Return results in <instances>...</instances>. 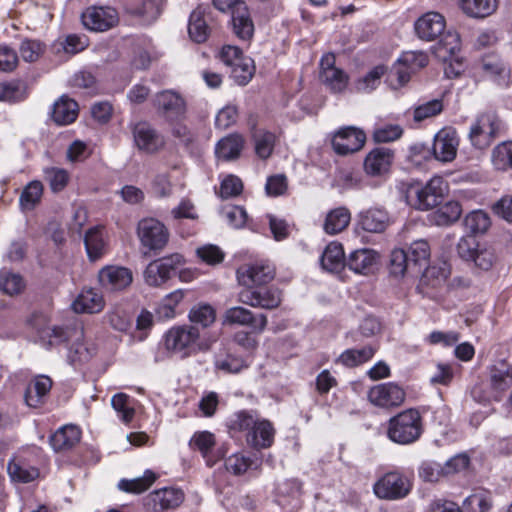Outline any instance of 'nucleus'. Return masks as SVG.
<instances>
[{"label":"nucleus","mask_w":512,"mask_h":512,"mask_svg":"<svg viewBox=\"0 0 512 512\" xmlns=\"http://www.w3.org/2000/svg\"><path fill=\"white\" fill-rule=\"evenodd\" d=\"M50 345L68 344V360L71 364H81L89 361L96 353L92 344L84 342V330L80 324L65 327H53L49 334Z\"/></svg>","instance_id":"f257e3e1"},{"label":"nucleus","mask_w":512,"mask_h":512,"mask_svg":"<svg viewBox=\"0 0 512 512\" xmlns=\"http://www.w3.org/2000/svg\"><path fill=\"white\" fill-rule=\"evenodd\" d=\"M422 432V417L414 408L399 412L387 422V437L396 444H412L420 438Z\"/></svg>","instance_id":"f03ea898"},{"label":"nucleus","mask_w":512,"mask_h":512,"mask_svg":"<svg viewBox=\"0 0 512 512\" xmlns=\"http://www.w3.org/2000/svg\"><path fill=\"white\" fill-rule=\"evenodd\" d=\"M165 349L182 359L188 358L199 350H204L200 344L199 327L192 324L175 325L168 329L163 337Z\"/></svg>","instance_id":"7ed1b4c3"},{"label":"nucleus","mask_w":512,"mask_h":512,"mask_svg":"<svg viewBox=\"0 0 512 512\" xmlns=\"http://www.w3.org/2000/svg\"><path fill=\"white\" fill-rule=\"evenodd\" d=\"M447 189L445 180L434 176L425 185L417 182L407 184L405 200L418 210L433 209L442 202Z\"/></svg>","instance_id":"20e7f679"},{"label":"nucleus","mask_w":512,"mask_h":512,"mask_svg":"<svg viewBox=\"0 0 512 512\" xmlns=\"http://www.w3.org/2000/svg\"><path fill=\"white\" fill-rule=\"evenodd\" d=\"M137 236L144 256H157L170 239L168 228L156 218H144L138 222Z\"/></svg>","instance_id":"39448f33"},{"label":"nucleus","mask_w":512,"mask_h":512,"mask_svg":"<svg viewBox=\"0 0 512 512\" xmlns=\"http://www.w3.org/2000/svg\"><path fill=\"white\" fill-rule=\"evenodd\" d=\"M457 254L464 261H471L483 271L490 270L498 257L494 248L479 244L473 237H462L457 244Z\"/></svg>","instance_id":"423d86ee"},{"label":"nucleus","mask_w":512,"mask_h":512,"mask_svg":"<svg viewBox=\"0 0 512 512\" xmlns=\"http://www.w3.org/2000/svg\"><path fill=\"white\" fill-rule=\"evenodd\" d=\"M214 7L221 12H230L234 33L243 40H248L254 32L248 8L243 0H213Z\"/></svg>","instance_id":"0eeeda50"},{"label":"nucleus","mask_w":512,"mask_h":512,"mask_svg":"<svg viewBox=\"0 0 512 512\" xmlns=\"http://www.w3.org/2000/svg\"><path fill=\"white\" fill-rule=\"evenodd\" d=\"M129 129L134 146L142 153L153 155L165 146L164 136L148 121L131 122Z\"/></svg>","instance_id":"6e6552de"},{"label":"nucleus","mask_w":512,"mask_h":512,"mask_svg":"<svg viewBox=\"0 0 512 512\" xmlns=\"http://www.w3.org/2000/svg\"><path fill=\"white\" fill-rule=\"evenodd\" d=\"M501 121L493 111L482 113L478 116L469 131L471 144L477 149H485L499 135Z\"/></svg>","instance_id":"1a4fd4ad"},{"label":"nucleus","mask_w":512,"mask_h":512,"mask_svg":"<svg viewBox=\"0 0 512 512\" xmlns=\"http://www.w3.org/2000/svg\"><path fill=\"white\" fill-rule=\"evenodd\" d=\"M152 103L158 116L167 122L181 121L186 116V101L182 95L174 90L158 92L154 96Z\"/></svg>","instance_id":"9d476101"},{"label":"nucleus","mask_w":512,"mask_h":512,"mask_svg":"<svg viewBox=\"0 0 512 512\" xmlns=\"http://www.w3.org/2000/svg\"><path fill=\"white\" fill-rule=\"evenodd\" d=\"M333 53H326L320 59L319 79L334 94L343 93L349 84V75L336 65Z\"/></svg>","instance_id":"9b49d317"},{"label":"nucleus","mask_w":512,"mask_h":512,"mask_svg":"<svg viewBox=\"0 0 512 512\" xmlns=\"http://www.w3.org/2000/svg\"><path fill=\"white\" fill-rule=\"evenodd\" d=\"M183 261L181 254L173 253L150 262L144 271L145 282L149 286H161L171 278Z\"/></svg>","instance_id":"f8f14e48"},{"label":"nucleus","mask_w":512,"mask_h":512,"mask_svg":"<svg viewBox=\"0 0 512 512\" xmlns=\"http://www.w3.org/2000/svg\"><path fill=\"white\" fill-rule=\"evenodd\" d=\"M410 490V481L396 471L386 473L373 486L374 494L378 498L386 500L405 498Z\"/></svg>","instance_id":"ddd939ff"},{"label":"nucleus","mask_w":512,"mask_h":512,"mask_svg":"<svg viewBox=\"0 0 512 512\" xmlns=\"http://www.w3.org/2000/svg\"><path fill=\"white\" fill-rule=\"evenodd\" d=\"M236 275L239 284L245 289L255 288L271 282L275 277V268L264 261L247 263L237 269Z\"/></svg>","instance_id":"4468645a"},{"label":"nucleus","mask_w":512,"mask_h":512,"mask_svg":"<svg viewBox=\"0 0 512 512\" xmlns=\"http://www.w3.org/2000/svg\"><path fill=\"white\" fill-rule=\"evenodd\" d=\"M367 397L369 402L376 407L394 409L404 403L406 392L397 383L387 382L372 386Z\"/></svg>","instance_id":"2eb2a0df"},{"label":"nucleus","mask_w":512,"mask_h":512,"mask_svg":"<svg viewBox=\"0 0 512 512\" xmlns=\"http://www.w3.org/2000/svg\"><path fill=\"white\" fill-rule=\"evenodd\" d=\"M238 300L254 308L272 310L281 304L282 297L281 291L276 287H255L241 290Z\"/></svg>","instance_id":"dca6fc26"},{"label":"nucleus","mask_w":512,"mask_h":512,"mask_svg":"<svg viewBox=\"0 0 512 512\" xmlns=\"http://www.w3.org/2000/svg\"><path fill=\"white\" fill-rule=\"evenodd\" d=\"M189 446L192 450L200 452L209 467L224 458L227 452L223 446L216 448L215 435L209 431L195 432L189 441Z\"/></svg>","instance_id":"f3484780"},{"label":"nucleus","mask_w":512,"mask_h":512,"mask_svg":"<svg viewBox=\"0 0 512 512\" xmlns=\"http://www.w3.org/2000/svg\"><path fill=\"white\" fill-rule=\"evenodd\" d=\"M428 62L425 52L407 51L399 58L391 76L396 77L399 87L403 86L410 80L411 74L427 66Z\"/></svg>","instance_id":"a211bd4d"},{"label":"nucleus","mask_w":512,"mask_h":512,"mask_svg":"<svg viewBox=\"0 0 512 512\" xmlns=\"http://www.w3.org/2000/svg\"><path fill=\"white\" fill-rule=\"evenodd\" d=\"M366 135L363 130L347 126L340 128L333 136L332 146L339 155H347L359 151L365 144Z\"/></svg>","instance_id":"6ab92c4d"},{"label":"nucleus","mask_w":512,"mask_h":512,"mask_svg":"<svg viewBox=\"0 0 512 512\" xmlns=\"http://www.w3.org/2000/svg\"><path fill=\"white\" fill-rule=\"evenodd\" d=\"M83 25L96 32L106 31L118 22V14L111 7H88L81 15Z\"/></svg>","instance_id":"aec40b11"},{"label":"nucleus","mask_w":512,"mask_h":512,"mask_svg":"<svg viewBox=\"0 0 512 512\" xmlns=\"http://www.w3.org/2000/svg\"><path fill=\"white\" fill-rule=\"evenodd\" d=\"M267 323L268 320L265 314L254 315L252 311L242 306L227 309L223 316V324L249 326L258 333L266 329Z\"/></svg>","instance_id":"412c9836"},{"label":"nucleus","mask_w":512,"mask_h":512,"mask_svg":"<svg viewBox=\"0 0 512 512\" xmlns=\"http://www.w3.org/2000/svg\"><path fill=\"white\" fill-rule=\"evenodd\" d=\"M184 501V493L176 488H162L145 498V506L153 512L175 509Z\"/></svg>","instance_id":"4be33fe9"},{"label":"nucleus","mask_w":512,"mask_h":512,"mask_svg":"<svg viewBox=\"0 0 512 512\" xmlns=\"http://www.w3.org/2000/svg\"><path fill=\"white\" fill-rule=\"evenodd\" d=\"M459 145L457 132L453 129H442L434 138L432 153L440 162L447 163L455 159Z\"/></svg>","instance_id":"5701e85b"},{"label":"nucleus","mask_w":512,"mask_h":512,"mask_svg":"<svg viewBox=\"0 0 512 512\" xmlns=\"http://www.w3.org/2000/svg\"><path fill=\"white\" fill-rule=\"evenodd\" d=\"M446 28V20L438 12H427L419 17L414 30L416 35L424 41H434L443 34Z\"/></svg>","instance_id":"b1692460"},{"label":"nucleus","mask_w":512,"mask_h":512,"mask_svg":"<svg viewBox=\"0 0 512 512\" xmlns=\"http://www.w3.org/2000/svg\"><path fill=\"white\" fill-rule=\"evenodd\" d=\"M101 287L109 292L121 291L132 282V273L128 268L120 266H106L98 273Z\"/></svg>","instance_id":"393cba45"},{"label":"nucleus","mask_w":512,"mask_h":512,"mask_svg":"<svg viewBox=\"0 0 512 512\" xmlns=\"http://www.w3.org/2000/svg\"><path fill=\"white\" fill-rule=\"evenodd\" d=\"M394 152L386 147H377L368 153L364 161L367 174L376 176L387 172L392 164Z\"/></svg>","instance_id":"a878e982"},{"label":"nucleus","mask_w":512,"mask_h":512,"mask_svg":"<svg viewBox=\"0 0 512 512\" xmlns=\"http://www.w3.org/2000/svg\"><path fill=\"white\" fill-rule=\"evenodd\" d=\"M274 434L275 430L271 422L266 419H260L258 416L255 427L251 429L250 433L246 434V441L256 449L268 448L273 443Z\"/></svg>","instance_id":"bb28decb"},{"label":"nucleus","mask_w":512,"mask_h":512,"mask_svg":"<svg viewBox=\"0 0 512 512\" xmlns=\"http://www.w3.org/2000/svg\"><path fill=\"white\" fill-rule=\"evenodd\" d=\"M52 380L46 375L36 376L28 385L24 398L28 406L36 408L43 404L52 388Z\"/></svg>","instance_id":"cd10ccee"},{"label":"nucleus","mask_w":512,"mask_h":512,"mask_svg":"<svg viewBox=\"0 0 512 512\" xmlns=\"http://www.w3.org/2000/svg\"><path fill=\"white\" fill-rule=\"evenodd\" d=\"M208 10V7L199 5L190 14L188 33L190 38L196 43L205 42L209 36L210 28L206 21Z\"/></svg>","instance_id":"c85d7f7f"},{"label":"nucleus","mask_w":512,"mask_h":512,"mask_svg":"<svg viewBox=\"0 0 512 512\" xmlns=\"http://www.w3.org/2000/svg\"><path fill=\"white\" fill-rule=\"evenodd\" d=\"M79 106L77 102L68 96H61L53 105L52 119L60 126L73 123L78 116Z\"/></svg>","instance_id":"c756f323"},{"label":"nucleus","mask_w":512,"mask_h":512,"mask_svg":"<svg viewBox=\"0 0 512 512\" xmlns=\"http://www.w3.org/2000/svg\"><path fill=\"white\" fill-rule=\"evenodd\" d=\"M105 305L103 296L94 289L83 290L72 303L76 313H99Z\"/></svg>","instance_id":"7c9ffc66"},{"label":"nucleus","mask_w":512,"mask_h":512,"mask_svg":"<svg viewBox=\"0 0 512 512\" xmlns=\"http://www.w3.org/2000/svg\"><path fill=\"white\" fill-rule=\"evenodd\" d=\"M80 437L81 432L77 426L65 425L51 435L50 444L56 452L67 451L80 441Z\"/></svg>","instance_id":"2f4dec72"},{"label":"nucleus","mask_w":512,"mask_h":512,"mask_svg":"<svg viewBox=\"0 0 512 512\" xmlns=\"http://www.w3.org/2000/svg\"><path fill=\"white\" fill-rule=\"evenodd\" d=\"M490 385L493 390L491 397L499 401L502 393L512 386V367L508 368L503 363L494 366L491 370Z\"/></svg>","instance_id":"473e14b6"},{"label":"nucleus","mask_w":512,"mask_h":512,"mask_svg":"<svg viewBox=\"0 0 512 512\" xmlns=\"http://www.w3.org/2000/svg\"><path fill=\"white\" fill-rule=\"evenodd\" d=\"M244 143L245 140L242 135L230 134L218 141L215 153L219 158L227 161L237 159L241 154Z\"/></svg>","instance_id":"72a5a7b5"},{"label":"nucleus","mask_w":512,"mask_h":512,"mask_svg":"<svg viewBox=\"0 0 512 512\" xmlns=\"http://www.w3.org/2000/svg\"><path fill=\"white\" fill-rule=\"evenodd\" d=\"M359 224L367 232L381 233L387 227L388 214L382 209H369L360 214Z\"/></svg>","instance_id":"f704fd0d"},{"label":"nucleus","mask_w":512,"mask_h":512,"mask_svg":"<svg viewBox=\"0 0 512 512\" xmlns=\"http://www.w3.org/2000/svg\"><path fill=\"white\" fill-rule=\"evenodd\" d=\"M376 262V253L370 249H360L352 252L346 266L358 274H367Z\"/></svg>","instance_id":"c9c22d12"},{"label":"nucleus","mask_w":512,"mask_h":512,"mask_svg":"<svg viewBox=\"0 0 512 512\" xmlns=\"http://www.w3.org/2000/svg\"><path fill=\"white\" fill-rule=\"evenodd\" d=\"M461 10L472 18H485L497 9V0H459Z\"/></svg>","instance_id":"e433bc0d"},{"label":"nucleus","mask_w":512,"mask_h":512,"mask_svg":"<svg viewBox=\"0 0 512 512\" xmlns=\"http://www.w3.org/2000/svg\"><path fill=\"white\" fill-rule=\"evenodd\" d=\"M350 220V211L346 207H338L327 214L323 229L327 234L335 235L342 232L349 225Z\"/></svg>","instance_id":"4c0bfd02"},{"label":"nucleus","mask_w":512,"mask_h":512,"mask_svg":"<svg viewBox=\"0 0 512 512\" xmlns=\"http://www.w3.org/2000/svg\"><path fill=\"white\" fill-rule=\"evenodd\" d=\"M8 474L13 481L29 483L39 476L37 468L27 464L22 458H13L7 466Z\"/></svg>","instance_id":"58836bf2"},{"label":"nucleus","mask_w":512,"mask_h":512,"mask_svg":"<svg viewBox=\"0 0 512 512\" xmlns=\"http://www.w3.org/2000/svg\"><path fill=\"white\" fill-rule=\"evenodd\" d=\"M321 265L329 272L339 271L346 265L342 245L335 242L330 243L322 254Z\"/></svg>","instance_id":"ea45409f"},{"label":"nucleus","mask_w":512,"mask_h":512,"mask_svg":"<svg viewBox=\"0 0 512 512\" xmlns=\"http://www.w3.org/2000/svg\"><path fill=\"white\" fill-rule=\"evenodd\" d=\"M188 319L192 325L205 329L215 322L216 311L211 305L200 303L190 309Z\"/></svg>","instance_id":"a19ab883"},{"label":"nucleus","mask_w":512,"mask_h":512,"mask_svg":"<svg viewBox=\"0 0 512 512\" xmlns=\"http://www.w3.org/2000/svg\"><path fill=\"white\" fill-rule=\"evenodd\" d=\"M164 0H142L131 8V13L146 24L154 22L162 12Z\"/></svg>","instance_id":"79ce46f5"},{"label":"nucleus","mask_w":512,"mask_h":512,"mask_svg":"<svg viewBox=\"0 0 512 512\" xmlns=\"http://www.w3.org/2000/svg\"><path fill=\"white\" fill-rule=\"evenodd\" d=\"M493 167L499 171L512 168V141H504L496 145L491 152Z\"/></svg>","instance_id":"37998d69"},{"label":"nucleus","mask_w":512,"mask_h":512,"mask_svg":"<svg viewBox=\"0 0 512 512\" xmlns=\"http://www.w3.org/2000/svg\"><path fill=\"white\" fill-rule=\"evenodd\" d=\"M157 476L151 470H146L141 477H137L131 480L122 479L118 483V487L120 490L140 494L150 488V486L155 482Z\"/></svg>","instance_id":"c03bdc74"},{"label":"nucleus","mask_w":512,"mask_h":512,"mask_svg":"<svg viewBox=\"0 0 512 512\" xmlns=\"http://www.w3.org/2000/svg\"><path fill=\"white\" fill-rule=\"evenodd\" d=\"M258 414L255 411L241 410L234 413L229 421L228 428L231 431L250 433L257 423Z\"/></svg>","instance_id":"a18cd8bd"},{"label":"nucleus","mask_w":512,"mask_h":512,"mask_svg":"<svg viewBox=\"0 0 512 512\" xmlns=\"http://www.w3.org/2000/svg\"><path fill=\"white\" fill-rule=\"evenodd\" d=\"M375 352L376 348L371 345L361 349H347L339 356V362L347 367H355L369 361Z\"/></svg>","instance_id":"49530a36"},{"label":"nucleus","mask_w":512,"mask_h":512,"mask_svg":"<svg viewBox=\"0 0 512 512\" xmlns=\"http://www.w3.org/2000/svg\"><path fill=\"white\" fill-rule=\"evenodd\" d=\"M462 214V207L457 201H448L434 212V221L439 226L456 222Z\"/></svg>","instance_id":"de8ad7c7"},{"label":"nucleus","mask_w":512,"mask_h":512,"mask_svg":"<svg viewBox=\"0 0 512 512\" xmlns=\"http://www.w3.org/2000/svg\"><path fill=\"white\" fill-rule=\"evenodd\" d=\"M87 254L91 260L100 258L105 250L102 230L97 227L90 228L84 238Z\"/></svg>","instance_id":"09e8293b"},{"label":"nucleus","mask_w":512,"mask_h":512,"mask_svg":"<svg viewBox=\"0 0 512 512\" xmlns=\"http://www.w3.org/2000/svg\"><path fill=\"white\" fill-rule=\"evenodd\" d=\"M491 494L486 490H476L465 498L463 509L466 512H488L492 507Z\"/></svg>","instance_id":"8fccbe9b"},{"label":"nucleus","mask_w":512,"mask_h":512,"mask_svg":"<svg viewBox=\"0 0 512 512\" xmlns=\"http://www.w3.org/2000/svg\"><path fill=\"white\" fill-rule=\"evenodd\" d=\"M184 298V291L175 290L168 294L157 306L156 315L160 320L172 319L176 315V307Z\"/></svg>","instance_id":"3c124183"},{"label":"nucleus","mask_w":512,"mask_h":512,"mask_svg":"<svg viewBox=\"0 0 512 512\" xmlns=\"http://www.w3.org/2000/svg\"><path fill=\"white\" fill-rule=\"evenodd\" d=\"M386 67L378 65L372 68L366 75L355 82V88L358 92L369 93L375 90L386 73Z\"/></svg>","instance_id":"603ef678"},{"label":"nucleus","mask_w":512,"mask_h":512,"mask_svg":"<svg viewBox=\"0 0 512 512\" xmlns=\"http://www.w3.org/2000/svg\"><path fill=\"white\" fill-rule=\"evenodd\" d=\"M466 229L473 235L485 233L491 225L490 217L482 210H476L466 215L464 219Z\"/></svg>","instance_id":"864d4df0"},{"label":"nucleus","mask_w":512,"mask_h":512,"mask_svg":"<svg viewBox=\"0 0 512 512\" xmlns=\"http://www.w3.org/2000/svg\"><path fill=\"white\" fill-rule=\"evenodd\" d=\"M43 194V185L40 181L30 182L22 191L20 205L23 210H32L40 202Z\"/></svg>","instance_id":"5fc2aeb1"},{"label":"nucleus","mask_w":512,"mask_h":512,"mask_svg":"<svg viewBox=\"0 0 512 512\" xmlns=\"http://www.w3.org/2000/svg\"><path fill=\"white\" fill-rule=\"evenodd\" d=\"M408 259L412 266L426 265L430 258V246L426 240L420 239L411 243L408 251Z\"/></svg>","instance_id":"6e6d98bb"},{"label":"nucleus","mask_w":512,"mask_h":512,"mask_svg":"<svg viewBox=\"0 0 512 512\" xmlns=\"http://www.w3.org/2000/svg\"><path fill=\"white\" fill-rule=\"evenodd\" d=\"M412 266L408 254L404 249H394L390 255L389 272L396 278L403 277L405 272Z\"/></svg>","instance_id":"4d7b16f0"},{"label":"nucleus","mask_w":512,"mask_h":512,"mask_svg":"<svg viewBox=\"0 0 512 512\" xmlns=\"http://www.w3.org/2000/svg\"><path fill=\"white\" fill-rule=\"evenodd\" d=\"M253 139L257 156L261 159L269 158L274 149L275 135L268 131L255 132Z\"/></svg>","instance_id":"13d9d810"},{"label":"nucleus","mask_w":512,"mask_h":512,"mask_svg":"<svg viewBox=\"0 0 512 512\" xmlns=\"http://www.w3.org/2000/svg\"><path fill=\"white\" fill-rule=\"evenodd\" d=\"M254 71L253 60L245 56L231 67V75L239 85H246L252 78Z\"/></svg>","instance_id":"bf43d9fd"},{"label":"nucleus","mask_w":512,"mask_h":512,"mask_svg":"<svg viewBox=\"0 0 512 512\" xmlns=\"http://www.w3.org/2000/svg\"><path fill=\"white\" fill-rule=\"evenodd\" d=\"M25 287L24 281L19 274L7 270L0 271V290L7 295H16Z\"/></svg>","instance_id":"052dcab7"},{"label":"nucleus","mask_w":512,"mask_h":512,"mask_svg":"<svg viewBox=\"0 0 512 512\" xmlns=\"http://www.w3.org/2000/svg\"><path fill=\"white\" fill-rule=\"evenodd\" d=\"M482 69L486 75L494 78L498 84L507 85L506 78L508 77L509 71L500 60L494 57L484 58L482 61Z\"/></svg>","instance_id":"680f3d73"},{"label":"nucleus","mask_w":512,"mask_h":512,"mask_svg":"<svg viewBox=\"0 0 512 512\" xmlns=\"http://www.w3.org/2000/svg\"><path fill=\"white\" fill-rule=\"evenodd\" d=\"M252 463V459L243 453H234L225 459L224 464L227 472L240 476L251 467Z\"/></svg>","instance_id":"e2e57ef3"},{"label":"nucleus","mask_w":512,"mask_h":512,"mask_svg":"<svg viewBox=\"0 0 512 512\" xmlns=\"http://www.w3.org/2000/svg\"><path fill=\"white\" fill-rule=\"evenodd\" d=\"M460 50V38L457 33L448 32L438 43V56L444 61Z\"/></svg>","instance_id":"0e129e2a"},{"label":"nucleus","mask_w":512,"mask_h":512,"mask_svg":"<svg viewBox=\"0 0 512 512\" xmlns=\"http://www.w3.org/2000/svg\"><path fill=\"white\" fill-rule=\"evenodd\" d=\"M445 476L444 466L435 461H425L419 468V477L426 482L435 483Z\"/></svg>","instance_id":"69168bd1"},{"label":"nucleus","mask_w":512,"mask_h":512,"mask_svg":"<svg viewBox=\"0 0 512 512\" xmlns=\"http://www.w3.org/2000/svg\"><path fill=\"white\" fill-rule=\"evenodd\" d=\"M44 173L45 179L48 181L53 192H59L66 187L69 180L66 170L52 167L45 169Z\"/></svg>","instance_id":"338daca9"},{"label":"nucleus","mask_w":512,"mask_h":512,"mask_svg":"<svg viewBox=\"0 0 512 512\" xmlns=\"http://www.w3.org/2000/svg\"><path fill=\"white\" fill-rule=\"evenodd\" d=\"M403 134L401 126L387 124L377 127L373 132V139L377 143H386L399 139Z\"/></svg>","instance_id":"774afa93"}]
</instances>
